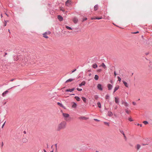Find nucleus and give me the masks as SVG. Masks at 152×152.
Masks as SVG:
<instances>
[{"instance_id":"obj_1","label":"nucleus","mask_w":152,"mask_h":152,"mask_svg":"<svg viewBox=\"0 0 152 152\" xmlns=\"http://www.w3.org/2000/svg\"><path fill=\"white\" fill-rule=\"evenodd\" d=\"M66 122L65 121H63L59 124L56 128L57 131H59L61 130L64 129L66 128Z\"/></svg>"},{"instance_id":"obj_64","label":"nucleus","mask_w":152,"mask_h":152,"mask_svg":"<svg viewBox=\"0 0 152 152\" xmlns=\"http://www.w3.org/2000/svg\"><path fill=\"white\" fill-rule=\"evenodd\" d=\"M123 135H124V137L126 136L124 134Z\"/></svg>"},{"instance_id":"obj_26","label":"nucleus","mask_w":152,"mask_h":152,"mask_svg":"<svg viewBox=\"0 0 152 152\" xmlns=\"http://www.w3.org/2000/svg\"><path fill=\"white\" fill-rule=\"evenodd\" d=\"M97 105H98V107L99 108H101V103L100 102H98L97 103Z\"/></svg>"},{"instance_id":"obj_18","label":"nucleus","mask_w":152,"mask_h":152,"mask_svg":"<svg viewBox=\"0 0 152 152\" xmlns=\"http://www.w3.org/2000/svg\"><path fill=\"white\" fill-rule=\"evenodd\" d=\"M22 141L23 143H26L27 142L28 140L26 138H24L23 139Z\"/></svg>"},{"instance_id":"obj_60","label":"nucleus","mask_w":152,"mask_h":152,"mask_svg":"<svg viewBox=\"0 0 152 152\" xmlns=\"http://www.w3.org/2000/svg\"><path fill=\"white\" fill-rule=\"evenodd\" d=\"M7 53H5V54H4V56H5L6 55H7Z\"/></svg>"},{"instance_id":"obj_40","label":"nucleus","mask_w":152,"mask_h":152,"mask_svg":"<svg viewBox=\"0 0 152 152\" xmlns=\"http://www.w3.org/2000/svg\"><path fill=\"white\" fill-rule=\"evenodd\" d=\"M104 123L105 124L107 125L108 126H109V124L108 122H105Z\"/></svg>"},{"instance_id":"obj_56","label":"nucleus","mask_w":152,"mask_h":152,"mask_svg":"<svg viewBox=\"0 0 152 152\" xmlns=\"http://www.w3.org/2000/svg\"><path fill=\"white\" fill-rule=\"evenodd\" d=\"M14 80V79H12L10 80V81H12Z\"/></svg>"},{"instance_id":"obj_9","label":"nucleus","mask_w":152,"mask_h":152,"mask_svg":"<svg viewBox=\"0 0 152 152\" xmlns=\"http://www.w3.org/2000/svg\"><path fill=\"white\" fill-rule=\"evenodd\" d=\"M73 104L72 105V107L73 108H76L77 106V104L74 102H72Z\"/></svg>"},{"instance_id":"obj_63","label":"nucleus","mask_w":152,"mask_h":152,"mask_svg":"<svg viewBox=\"0 0 152 152\" xmlns=\"http://www.w3.org/2000/svg\"><path fill=\"white\" fill-rule=\"evenodd\" d=\"M124 138H125V139H126V136H124Z\"/></svg>"},{"instance_id":"obj_44","label":"nucleus","mask_w":152,"mask_h":152,"mask_svg":"<svg viewBox=\"0 0 152 152\" xmlns=\"http://www.w3.org/2000/svg\"><path fill=\"white\" fill-rule=\"evenodd\" d=\"M94 120L95 121H100V120H99L97 119H94Z\"/></svg>"},{"instance_id":"obj_15","label":"nucleus","mask_w":152,"mask_h":152,"mask_svg":"<svg viewBox=\"0 0 152 152\" xmlns=\"http://www.w3.org/2000/svg\"><path fill=\"white\" fill-rule=\"evenodd\" d=\"M122 81L123 82V84H124L125 86L128 88V86L127 83L124 80Z\"/></svg>"},{"instance_id":"obj_41","label":"nucleus","mask_w":152,"mask_h":152,"mask_svg":"<svg viewBox=\"0 0 152 152\" xmlns=\"http://www.w3.org/2000/svg\"><path fill=\"white\" fill-rule=\"evenodd\" d=\"M77 90L78 91H81L82 90V89L81 88H77Z\"/></svg>"},{"instance_id":"obj_3","label":"nucleus","mask_w":152,"mask_h":152,"mask_svg":"<svg viewBox=\"0 0 152 152\" xmlns=\"http://www.w3.org/2000/svg\"><path fill=\"white\" fill-rule=\"evenodd\" d=\"M97 89L100 91H102L103 90V88L102 87V85L100 84H98L97 86Z\"/></svg>"},{"instance_id":"obj_42","label":"nucleus","mask_w":152,"mask_h":152,"mask_svg":"<svg viewBox=\"0 0 152 152\" xmlns=\"http://www.w3.org/2000/svg\"><path fill=\"white\" fill-rule=\"evenodd\" d=\"M139 33V32L138 31H137L136 32H132V34H137V33Z\"/></svg>"},{"instance_id":"obj_4","label":"nucleus","mask_w":152,"mask_h":152,"mask_svg":"<svg viewBox=\"0 0 152 152\" xmlns=\"http://www.w3.org/2000/svg\"><path fill=\"white\" fill-rule=\"evenodd\" d=\"M107 87L109 90H111L113 87V86L110 84H108L107 85Z\"/></svg>"},{"instance_id":"obj_17","label":"nucleus","mask_w":152,"mask_h":152,"mask_svg":"<svg viewBox=\"0 0 152 152\" xmlns=\"http://www.w3.org/2000/svg\"><path fill=\"white\" fill-rule=\"evenodd\" d=\"M8 91L7 90L4 92L2 94V96L3 97H4L5 96V95L7 94V93H8Z\"/></svg>"},{"instance_id":"obj_16","label":"nucleus","mask_w":152,"mask_h":152,"mask_svg":"<svg viewBox=\"0 0 152 152\" xmlns=\"http://www.w3.org/2000/svg\"><path fill=\"white\" fill-rule=\"evenodd\" d=\"M99 6L97 4L96 5L94 6V10L96 11L98 9Z\"/></svg>"},{"instance_id":"obj_49","label":"nucleus","mask_w":152,"mask_h":152,"mask_svg":"<svg viewBox=\"0 0 152 152\" xmlns=\"http://www.w3.org/2000/svg\"><path fill=\"white\" fill-rule=\"evenodd\" d=\"M5 23H4V26H5L7 25V22H6V21H5Z\"/></svg>"},{"instance_id":"obj_43","label":"nucleus","mask_w":152,"mask_h":152,"mask_svg":"<svg viewBox=\"0 0 152 152\" xmlns=\"http://www.w3.org/2000/svg\"><path fill=\"white\" fill-rule=\"evenodd\" d=\"M87 19V18H84V19H83V21H85V20H86Z\"/></svg>"},{"instance_id":"obj_7","label":"nucleus","mask_w":152,"mask_h":152,"mask_svg":"<svg viewBox=\"0 0 152 152\" xmlns=\"http://www.w3.org/2000/svg\"><path fill=\"white\" fill-rule=\"evenodd\" d=\"M74 23L76 24L77 23L78 21V19L76 18H74L73 19Z\"/></svg>"},{"instance_id":"obj_33","label":"nucleus","mask_w":152,"mask_h":152,"mask_svg":"<svg viewBox=\"0 0 152 152\" xmlns=\"http://www.w3.org/2000/svg\"><path fill=\"white\" fill-rule=\"evenodd\" d=\"M102 17H95V19H97V20H100L101 19H102Z\"/></svg>"},{"instance_id":"obj_31","label":"nucleus","mask_w":152,"mask_h":152,"mask_svg":"<svg viewBox=\"0 0 152 152\" xmlns=\"http://www.w3.org/2000/svg\"><path fill=\"white\" fill-rule=\"evenodd\" d=\"M66 27L68 29L72 30V29L71 27L68 26H66Z\"/></svg>"},{"instance_id":"obj_29","label":"nucleus","mask_w":152,"mask_h":152,"mask_svg":"<svg viewBox=\"0 0 152 152\" xmlns=\"http://www.w3.org/2000/svg\"><path fill=\"white\" fill-rule=\"evenodd\" d=\"M80 119L86 120L88 119V118L85 117H81L80 118Z\"/></svg>"},{"instance_id":"obj_52","label":"nucleus","mask_w":152,"mask_h":152,"mask_svg":"<svg viewBox=\"0 0 152 152\" xmlns=\"http://www.w3.org/2000/svg\"><path fill=\"white\" fill-rule=\"evenodd\" d=\"M110 82L112 84H113V82L112 80H111L110 81Z\"/></svg>"},{"instance_id":"obj_47","label":"nucleus","mask_w":152,"mask_h":152,"mask_svg":"<svg viewBox=\"0 0 152 152\" xmlns=\"http://www.w3.org/2000/svg\"><path fill=\"white\" fill-rule=\"evenodd\" d=\"M132 104H133L134 105H136V102H132Z\"/></svg>"},{"instance_id":"obj_51","label":"nucleus","mask_w":152,"mask_h":152,"mask_svg":"<svg viewBox=\"0 0 152 152\" xmlns=\"http://www.w3.org/2000/svg\"><path fill=\"white\" fill-rule=\"evenodd\" d=\"M3 145H4L3 142H2V143H1V146L2 147L3 146Z\"/></svg>"},{"instance_id":"obj_30","label":"nucleus","mask_w":152,"mask_h":152,"mask_svg":"<svg viewBox=\"0 0 152 152\" xmlns=\"http://www.w3.org/2000/svg\"><path fill=\"white\" fill-rule=\"evenodd\" d=\"M141 145H140L137 144V150H138L140 148Z\"/></svg>"},{"instance_id":"obj_10","label":"nucleus","mask_w":152,"mask_h":152,"mask_svg":"<svg viewBox=\"0 0 152 152\" xmlns=\"http://www.w3.org/2000/svg\"><path fill=\"white\" fill-rule=\"evenodd\" d=\"M63 115L64 117L66 118L68 117L69 116V114L64 113H63Z\"/></svg>"},{"instance_id":"obj_5","label":"nucleus","mask_w":152,"mask_h":152,"mask_svg":"<svg viewBox=\"0 0 152 152\" xmlns=\"http://www.w3.org/2000/svg\"><path fill=\"white\" fill-rule=\"evenodd\" d=\"M58 19L60 21H62L63 19L62 16L60 15H58Z\"/></svg>"},{"instance_id":"obj_32","label":"nucleus","mask_w":152,"mask_h":152,"mask_svg":"<svg viewBox=\"0 0 152 152\" xmlns=\"http://www.w3.org/2000/svg\"><path fill=\"white\" fill-rule=\"evenodd\" d=\"M109 96L108 94H107L105 96V99H109Z\"/></svg>"},{"instance_id":"obj_27","label":"nucleus","mask_w":152,"mask_h":152,"mask_svg":"<svg viewBox=\"0 0 152 152\" xmlns=\"http://www.w3.org/2000/svg\"><path fill=\"white\" fill-rule=\"evenodd\" d=\"M101 66H102L104 69H105L106 68V66L104 63L102 64Z\"/></svg>"},{"instance_id":"obj_54","label":"nucleus","mask_w":152,"mask_h":152,"mask_svg":"<svg viewBox=\"0 0 152 152\" xmlns=\"http://www.w3.org/2000/svg\"><path fill=\"white\" fill-rule=\"evenodd\" d=\"M148 145V144H142V145Z\"/></svg>"},{"instance_id":"obj_59","label":"nucleus","mask_w":152,"mask_h":152,"mask_svg":"<svg viewBox=\"0 0 152 152\" xmlns=\"http://www.w3.org/2000/svg\"><path fill=\"white\" fill-rule=\"evenodd\" d=\"M117 108V106H116V107H115V109H116Z\"/></svg>"},{"instance_id":"obj_8","label":"nucleus","mask_w":152,"mask_h":152,"mask_svg":"<svg viewBox=\"0 0 152 152\" xmlns=\"http://www.w3.org/2000/svg\"><path fill=\"white\" fill-rule=\"evenodd\" d=\"M122 104H124L126 107H127L129 105L128 103L127 102L124 101H122Z\"/></svg>"},{"instance_id":"obj_58","label":"nucleus","mask_w":152,"mask_h":152,"mask_svg":"<svg viewBox=\"0 0 152 152\" xmlns=\"http://www.w3.org/2000/svg\"><path fill=\"white\" fill-rule=\"evenodd\" d=\"M44 152H47L46 150L45 149H44Z\"/></svg>"},{"instance_id":"obj_11","label":"nucleus","mask_w":152,"mask_h":152,"mask_svg":"<svg viewBox=\"0 0 152 152\" xmlns=\"http://www.w3.org/2000/svg\"><path fill=\"white\" fill-rule=\"evenodd\" d=\"M119 88V86L118 85L116 86L114 88L113 93H115Z\"/></svg>"},{"instance_id":"obj_6","label":"nucleus","mask_w":152,"mask_h":152,"mask_svg":"<svg viewBox=\"0 0 152 152\" xmlns=\"http://www.w3.org/2000/svg\"><path fill=\"white\" fill-rule=\"evenodd\" d=\"M75 89V88H73L72 89H67L65 90V91L66 92H72Z\"/></svg>"},{"instance_id":"obj_53","label":"nucleus","mask_w":152,"mask_h":152,"mask_svg":"<svg viewBox=\"0 0 152 152\" xmlns=\"http://www.w3.org/2000/svg\"><path fill=\"white\" fill-rule=\"evenodd\" d=\"M55 145L56 146V149H57V144H55Z\"/></svg>"},{"instance_id":"obj_50","label":"nucleus","mask_w":152,"mask_h":152,"mask_svg":"<svg viewBox=\"0 0 152 152\" xmlns=\"http://www.w3.org/2000/svg\"><path fill=\"white\" fill-rule=\"evenodd\" d=\"M114 74L115 76L117 75V74L116 73L115 71L114 72Z\"/></svg>"},{"instance_id":"obj_28","label":"nucleus","mask_w":152,"mask_h":152,"mask_svg":"<svg viewBox=\"0 0 152 152\" xmlns=\"http://www.w3.org/2000/svg\"><path fill=\"white\" fill-rule=\"evenodd\" d=\"M148 70H151L152 69V67L151 66V65H148Z\"/></svg>"},{"instance_id":"obj_25","label":"nucleus","mask_w":152,"mask_h":152,"mask_svg":"<svg viewBox=\"0 0 152 152\" xmlns=\"http://www.w3.org/2000/svg\"><path fill=\"white\" fill-rule=\"evenodd\" d=\"M108 115L109 116H112L113 115V114L111 112H108Z\"/></svg>"},{"instance_id":"obj_22","label":"nucleus","mask_w":152,"mask_h":152,"mask_svg":"<svg viewBox=\"0 0 152 152\" xmlns=\"http://www.w3.org/2000/svg\"><path fill=\"white\" fill-rule=\"evenodd\" d=\"M73 80L74 79H72V78L69 79H68V80H67L66 81L65 83H67L69 82H71V81H73Z\"/></svg>"},{"instance_id":"obj_45","label":"nucleus","mask_w":152,"mask_h":152,"mask_svg":"<svg viewBox=\"0 0 152 152\" xmlns=\"http://www.w3.org/2000/svg\"><path fill=\"white\" fill-rule=\"evenodd\" d=\"M76 69H75L74 70H73L72 71V73L74 72L75 71H76Z\"/></svg>"},{"instance_id":"obj_46","label":"nucleus","mask_w":152,"mask_h":152,"mask_svg":"<svg viewBox=\"0 0 152 152\" xmlns=\"http://www.w3.org/2000/svg\"><path fill=\"white\" fill-rule=\"evenodd\" d=\"M5 122H4V123L3 124V125H2V127H1V128H3V127H4V125L5 124Z\"/></svg>"},{"instance_id":"obj_23","label":"nucleus","mask_w":152,"mask_h":152,"mask_svg":"<svg viewBox=\"0 0 152 152\" xmlns=\"http://www.w3.org/2000/svg\"><path fill=\"white\" fill-rule=\"evenodd\" d=\"M82 100H83V101L85 103L86 102V99L85 97H82Z\"/></svg>"},{"instance_id":"obj_55","label":"nucleus","mask_w":152,"mask_h":152,"mask_svg":"<svg viewBox=\"0 0 152 152\" xmlns=\"http://www.w3.org/2000/svg\"><path fill=\"white\" fill-rule=\"evenodd\" d=\"M91 73H90L89 74L88 76H91Z\"/></svg>"},{"instance_id":"obj_61","label":"nucleus","mask_w":152,"mask_h":152,"mask_svg":"<svg viewBox=\"0 0 152 152\" xmlns=\"http://www.w3.org/2000/svg\"><path fill=\"white\" fill-rule=\"evenodd\" d=\"M95 18H91V19L92 20H93V19H95Z\"/></svg>"},{"instance_id":"obj_21","label":"nucleus","mask_w":152,"mask_h":152,"mask_svg":"<svg viewBox=\"0 0 152 152\" xmlns=\"http://www.w3.org/2000/svg\"><path fill=\"white\" fill-rule=\"evenodd\" d=\"M94 78L96 80H97L99 79V76L97 75H95Z\"/></svg>"},{"instance_id":"obj_39","label":"nucleus","mask_w":152,"mask_h":152,"mask_svg":"<svg viewBox=\"0 0 152 152\" xmlns=\"http://www.w3.org/2000/svg\"><path fill=\"white\" fill-rule=\"evenodd\" d=\"M117 78L118 79V81H119L120 82L121 81V78L119 77V76H118L117 77Z\"/></svg>"},{"instance_id":"obj_14","label":"nucleus","mask_w":152,"mask_h":152,"mask_svg":"<svg viewBox=\"0 0 152 152\" xmlns=\"http://www.w3.org/2000/svg\"><path fill=\"white\" fill-rule=\"evenodd\" d=\"M115 102L116 104H118L119 100H118V98H117L116 97H115Z\"/></svg>"},{"instance_id":"obj_38","label":"nucleus","mask_w":152,"mask_h":152,"mask_svg":"<svg viewBox=\"0 0 152 152\" xmlns=\"http://www.w3.org/2000/svg\"><path fill=\"white\" fill-rule=\"evenodd\" d=\"M128 120L130 121H133V120L132 119V118H129Z\"/></svg>"},{"instance_id":"obj_35","label":"nucleus","mask_w":152,"mask_h":152,"mask_svg":"<svg viewBox=\"0 0 152 152\" xmlns=\"http://www.w3.org/2000/svg\"><path fill=\"white\" fill-rule=\"evenodd\" d=\"M125 111L128 114H129V111L127 109H126L125 110Z\"/></svg>"},{"instance_id":"obj_20","label":"nucleus","mask_w":152,"mask_h":152,"mask_svg":"<svg viewBox=\"0 0 152 152\" xmlns=\"http://www.w3.org/2000/svg\"><path fill=\"white\" fill-rule=\"evenodd\" d=\"M75 99L78 101H79L80 100V98L79 97L77 96H75Z\"/></svg>"},{"instance_id":"obj_57","label":"nucleus","mask_w":152,"mask_h":152,"mask_svg":"<svg viewBox=\"0 0 152 152\" xmlns=\"http://www.w3.org/2000/svg\"><path fill=\"white\" fill-rule=\"evenodd\" d=\"M26 131H24L23 133L24 134H26Z\"/></svg>"},{"instance_id":"obj_13","label":"nucleus","mask_w":152,"mask_h":152,"mask_svg":"<svg viewBox=\"0 0 152 152\" xmlns=\"http://www.w3.org/2000/svg\"><path fill=\"white\" fill-rule=\"evenodd\" d=\"M43 37L46 38H48V37L47 36V34L46 32H45L43 34Z\"/></svg>"},{"instance_id":"obj_34","label":"nucleus","mask_w":152,"mask_h":152,"mask_svg":"<svg viewBox=\"0 0 152 152\" xmlns=\"http://www.w3.org/2000/svg\"><path fill=\"white\" fill-rule=\"evenodd\" d=\"M143 123L145 125L148 124V122L147 121H143Z\"/></svg>"},{"instance_id":"obj_12","label":"nucleus","mask_w":152,"mask_h":152,"mask_svg":"<svg viewBox=\"0 0 152 152\" xmlns=\"http://www.w3.org/2000/svg\"><path fill=\"white\" fill-rule=\"evenodd\" d=\"M86 83L85 81H83L81 83L79 84V86L80 87L83 86H84Z\"/></svg>"},{"instance_id":"obj_24","label":"nucleus","mask_w":152,"mask_h":152,"mask_svg":"<svg viewBox=\"0 0 152 152\" xmlns=\"http://www.w3.org/2000/svg\"><path fill=\"white\" fill-rule=\"evenodd\" d=\"M57 104L59 105V106L60 107H64V106L61 103H60V102H58L57 103Z\"/></svg>"},{"instance_id":"obj_19","label":"nucleus","mask_w":152,"mask_h":152,"mask_svg":"<svg viewBox=\"0 0 152 152\" xmlns=\"http://www.w3.org/2000/svg\"><path fill=\"white\" fill-rule=\"evenodd\" d=\"M93 67L94 69H96L97 67V65L96 64H94L93 65Z\"/></svg>"},{"instance_id":"obj_37","label":"nucleus","mask_w":152,"mask_h":152,"mask_svg":"<svg viewBox=\"0 0 152 152\" xmlns=\"http://www.w3.org/2000/svg\"><path fill=\"white\" fill-rule=\"evenodd\" d=\"M46 32L47 33V34L48 35V34H51V32L49 31H48L47 32Z\"/></svg>"},{"instance_id":"obj_2","label":"nucleus","mask_w":152,"mask_h":152,"mask_svg":"<svg viewBox=\"0 0 152 152\" xmlns=\"http://www.w3.org/2000/svg\"><path fill=\"white\" fill-rule=\"evenodd\" d=\"M72 2L71 1L68 0L65 2V5L66 6L69 7L71 5Z\"/></svg>"},{"instance_id":"obj_62","label":"nucleus","mask_w":152,"mask_h":152,"mask_svg":"<svg viewBox=\"0 0 152 152\" xmlns=\"http://www.w3.org/2000/svg\"><path fill=\"white\" fill-rule=\"evenodd\" d=\"M71 95H75V94H71Z\"/></svg>"},{"instance_id":"obj_48","label":"nucleus","mask_w":152,"mask_h":152,"mask_svg":"<svg viewBox=\"0 0 152 152\" xmlns=\"http://www.w3.org/2000/svg\"><path fill=\"white\" fill-rule=\"evenodd\" d=\"M137 126H140L141 127H142V124H137Z\"/></svg>"},{"instance_id":"obj_36","label":"nucleus","mask_w":152,"mask_h":152,"mask_svg":"<svg viewBox=\"0 0 152 152\" xmlns=\"http://www.w3.org/2000/svg\"><path fill=\"white\" fill-rule=\"evenodd\" d=\"M119 131L120 132V133H121L123 135L124 134V132L123 131H122V130H121V129H119Z\"/></svg>"}]
</instances>
